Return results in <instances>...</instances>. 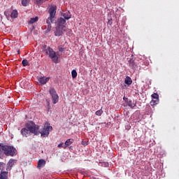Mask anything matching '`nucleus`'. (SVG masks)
Segmentation results:
<instances>
[{"label":"nucleus","mask_w":179,"mask_h":179,"mask_svg":"<svg viewBox=\"0 0 179 179\" xmlns=\"http://www.w3.org/2000/svg\"><path fill=\"white\" fill-rule=\"evenodd\" d=\"M95 114H96V115H98V117H100L101 115V114H103V107H101L100 110H96L95 112Z\"/></svg>","instance_id":"21"},{"label":"nucleus","mask_w":179,"mask_h":179,"mask_svg":"<svg viewBox=\"0 0 179 179\" xmlns=\"http://www.w3.org/2000/svg\"><path fill=\"white\" fill-rule=\"evenodd\" d=\"M124 83L126 84V85H132V79L131 78V77H129V76H127L126 77V79H125V80H124Z\"/></svg>","instance_id":"17"},{"label":"nucleus","mask_w":179,"mask_h":179,"mask_svg":"<svg viewBox=\"0 0 179 179\" xmlns=\"http://www.w3.org/2000/svg\"><path fill=\"white\" fill-rule=\"evenodd\" d=\"M38 99H40V100H44V99H45V96L44 95V94L40 93L38 95Z\"/></svg>","instance_id":"24"},{"label":"nucleus","mask_w":179,"mask_h":179,"mask_svg":"<svg viewBox=\"0 0 179 179\" xmlns=\"http://www.w3.org/2000/svg\"><path fill=\"white\" fill-rule=\"evenodd\" d=\"M38 83L39 85H45V77L41 76L38 78Z\"/></svg>","instance_id":"15"},{"label":"nucleus","mask_w":179,"mask_h":179,"mask_svg":"<svg viewBox=\"0 0 179 179\" xmlns=\"http://www.w3.org/2000/svg\"><path fill=\"white\" fill-rule=\"evenodd\" d=\"M64 48H62V47H59V52H64Z\"/></svg>","instance_id":"29"},{"label":"nucleus","mask_w":179,"mask_h":179,"mask_svg":"<svg viewBox=\"0 0 179 179\" xmlns=\"http://www.w3.org/2000/svg\"><path fill=\"white\" fill-rule=\"evenodd\" d=\"M82 145H83L84 146L87 145V143H86V141H83Z\"/></svg>","instance_id":"31"},{"label":"nucleus","mask_w":179,"mask_h":179,"mask_svg":"<svg viewBox=\"0 0 179 179\" xmlns=\"http://www.w3.org/2000/svg\"><path fill=\"white\" fill-rule=\"evenodd\" d=\"M47 54H49V57L50 59H52V62L55 64H59V59L58 57V55H57V52L52 50L51 48H48V51L46 52Z\"/></svg>","instance_id":"3"},{"label":"nucleus","mask_w":179,"mask_h":179,"mask_svg":"<svg viewBox=\"0 0 179 179\" xmlns=\"http://www.w3.org/2000/svg\"><path fill=\"white\" fill-rule=\"evenodd\" d=\"M48 111H50V101H47Z\"/></svg>","instance_id":"30"},{"label":"nucleus","mask_w":179,"mask_h":179,"mask_svg":"<svg viewBox=\"0 0 179 179\" xmlns=\"http://www.w3.org/2000/svg\"><path fill=\"white\" fill-rule=\"evenodd\" d=\"M157 101H153V100H152V101H151V103H152L153 105H154V104H157V103H156Z\"/></svg>","instance_id":"33"},{"label":"nucleus","mask_w":179,"mask_h":179,"mask_svg":"<svg viewBox=\"0 0 179 179\" xmlns=\"http://www.w3.org/2000/svg\"><path fill=\"white\" fill-rule=\"evenodd\" d=\"M71 76H72L73 79H75L76 78V76H78V72H76V70H73L71 71Z\"/></svg>","instance_id":"22"},{"label":"nucleus","mask_w":179,"mask_h":179,"mask_svg":"<svg viewBox=\"0 0 179 179\" xmlns=\"http://www.w3.org/2000/svg\"><path fill=\"white\" fill-rule=\"evenodd\" d=\"M73 138L67 139L64 143L66 148H68V146H71V145L73 143Z\"/></svg>","instance_id":"12"},{"label":"nucleus","mask_w":179,"mask_h":179,"mask_svg":"<svg viewBox=\"0 0 179 179\" xmlns=\"http://www.w3.org/2000/svg\"><path fill=\"white\" fill-rule=\"evenodd\" d=\"M44 166H45V160L39 159L38 162L37 169H38V170H41V169L44 168Z\"/></svg>","instance_id":"8"},{"label":"nucleus","mask_w":179,"mask_h":179,"mask_svg":"<svg viewBox=\"0 0 179 179\" xmlns=\"http://www.w3.org/2000/svg\"><path fill=\"white\" fill-rule=\"evenodd\" d=\"M127 106H129V107H130V108H134V107H135V106H136V103L133 102L132 101H129L127 102Z\"/></svg>","instance_id":"18"},{"label":"nucleus","mask_w":179,"mask_h":179,"mask_svg":"<svg viewBox=\"0 0 179 179\" xmlns=\"http://www.w3.org/2000/svg\"><path fill=\"white\" fill-rule=\"evenodd\" d=\"M43 51H45V50H44V47H43Z\"/></svg>","instance_id":"35"},{"label":"nucleus","mask_w":179,"mask_h":179,"mask_svg":"<svg viewBox=\"0 0 179 179\" xmlns=\"http://www.w3.org/2000/svg\"><path fill=\"white\" fill-rule=\"evenodd\" d=\"M48 13L50 16L46 20V23L48 24V31L51 30V23L55 22V15L57 13V6H51L48 10Z\"/></svg>","instance_id":"2"},{"label":"nucleus","mask_w":179,"mask_h":179,"mask_svg":"<svg viewBox=\"0 0 179 179\" xmlns=\"http://www.w3.org/2000/svg\"><path fill=\"white\" fill-rule=\"evenodd\" d=\"M36 22H38V17L30 18L28 23H29V24H33V23H36Z\"/></svg>","instance_id":"16"},{"label":"nucleus","mask_w":179,"mask_h":179,"mask_svg":"<svg viewBox=\"0 0 179 179\" xmlns=\"http://www.w3.org/2000/svg\"><path fill=\"white\" fill-rule=\"evenodd\" d=\"M151 97H152V99H156L157 101L159 100V94L154 93L151 95Z\"/></svg>","instance_id":"26"},{"label":"nucleus","mask_w":179,"mask_h":179,"mask_svg":"<svg viewBox=\"0 0 179 179\" xmlns=\"http://www.w3.org/2000/svg\"><path fill=\"white\" fill-rule=\"evenodd\" d=\"M48 80H50V78L49 77L45 78V83H47L48 82Z\"/></svg>","instance_id":"34"},{"label":"nucleus","mask_w":179,"mask_h":179,"mask_svg":"<svg viewBox=\"0 0 179 179\" xmlns=\"http://www.w3.org/2000/svg\"><path fill=\"white\" fill-rule=\"evenodd\" d=\"M0 179H8V172L2 171L0 173Z\"/></svg>","instance_id":"14"},{"label":"nucleus","mask_w":179,"mask_h":179,"mask_svg":"<svg viewBox=\"0 0 179 179\" xmlns=\"http://www.w3.org/2000/svg\"><path fill=\"white\" fill-rule=\"evenodd\" d=\"M52 126H50V123L46 122L45 136H48L50 135V132H52Z\"/></svg>","instance_id":"7"},{"label":"nucleus","mask_w":179,"mask_h":179,"mask_svg":"<svg viewBox=\"0 0 179 179\" xmlns=\"http://www.w3.org/2000/svg\"><path fill=\"white\" fill-rule=\"evenodd\" d=\"M13 164H15V160L10 159L8 162V166L6 167V170H8V169H12V167H13Z\"/></svg>","instance_id":"13"},{"label":"nucleus","mask_w":179,"mask_h":179,"mask_svg":"<svg viewBox=\"0 0 179 179\" xmlns=\"http://www.w3.org/2000/svg\"><path fill=\"white\" fill-rule=\"evenodd\" d=\"M128 62L129 68H131L134 71H136V69H138V63L135 62V59H134V58H130Z\"/></svg>","instance_id":"6"},{"label":"nucleus","mask_w":179,"mask_h":179,"mask_svg":"<svg viewBox=\"0 0 179 179\" xmlns=\"http://www.w3.org/2000/svg\"><path fill=\"white\" fill-rule=\"evenodd\" d=\"M41 136L45 137V133L43 131V133H41Z\"/></svg>","instance_id":"32"},{"label":"nucleus","mask_w":179,"mask_h":179,"mask_svg":"<svg viewBox=\"0 0 179 179\" xmlns=\"http://www.w3.org/2000/svg\"><path fill=\"white\" fill-rule=\"evenodd\" d=\"M66 27H59L58 25L57 27H56V30L55 31V36L59 37L64 34V32L66 31Z\"/></svg>","instance_id":"5"},{"label":"nucleus","mask_w":179,"mask_h":179,"mask_svg":"<svg viewBox=\"0 0 179 179\" xmlns=\"http://www.w3.org/2000/svg\"><path fill=\"white\" fill-rule=\"evenodd\" d=\"M57 147H58L59 148H63V149H66V146L65 145V143H59V144L57 145Z\"/></svg>","instance_id":"25"},{"label":"nucleus","mask_w":179,"mask_h":179,"mask_svg":"<svg viewBox=\"0 0 179 179\" xmlns=\"http://www.w3.org/2000/svg\"><path fill=\"white\" fill-rule=\"evenodd\" d=\"M22 64L23 66H27L29 65V62L27 61V59H23Z\"/></svg>","instance_id":"23"},{"label":"nucleus","mask_w":179,"mask_h":179,"mask_svg":"<svg viewBox=\"0 0 179 179\" xmlns=\"http://www.w3.org/2000/svg\"><path fill=\"white\" fill-rule=\"evenodd\" d=\"M4 15H5V16L7 17V18H8V17H9V15H10V14L9 13V11L6 10V11L4 12Z\"/></svg>","instance_id":"28"},{"label":"nucleus","mask_w":179,"mask_h":179,"mask_svg":"<svg viewBox=\"0 0 179 179\" xmlns=\"http://www.w3.org/2000/svg\"><path fill=\"white\" fill-rule=\"evenodd\" d=\"M26 127L28 129L26 128H22L21 129L22 136L27 138L30 134V132L34 134V135H40V132H38V126L36 125L34 122H29V123H27Z\"/></svg>","instance_id":"1"},{"label":"nucleus","mask_w":179,"mask_h":179,"mask_svg":"<svg viewBox=\"0 0 179 179\" xmlns=\"http://www.w3.org/2000/svg\"><path fill=\"white\" fill-rule=\"evenodd\" d=\"M18 16L17 10H13L10 13L11 19H16Z\"/></svg>","instance_id":"11"},{"label":"nucleus","mask_w":179,"mask_h":179,"mask_svg":"<svg viewBox=\"0 0 179 179\" xmlns=\"http://www.w3.org/2000/svg\"><path fill=\"white\" fill-rule=\"evenodd\" d=\"M21 3L22 6H29V3H30V0H22Z\"/></svg>","instance_id":"19"},{"label":"nucleus","mask_w":179,"mask_h":179,"mask_svg":"<svg viewBox=\"0 0 179 179\" xmlns=\"http://www.w3.org/2000/svg\"><path fill=\"white\" fill-rule=\"evenodd\" d=\"M46 1H48V0H46Z\"/></svg>","instance_id":"36"},{"label":"nucleus","mask_w":179,"mask_h":179,"mask_svg":"<svg viewBox=\"0 0 179 179\" xmlns=\"http://www.w3.org/2000/svg\"><path fill=\"white\" fill-rule=\"evenodd\" d=\"M65 23H66V20L62 17H59L57 20V24L59 27H66L65 25H64Z\"/></svg>","instance_id":"9"},{"label":"nucleus","mask_w":179,"mask_h":179,"mask_svg":"<svg viewBox=\"0 0 179 179\" xmlns=\"http://www.w3.org/2000/svg\"><path fill=\"white\" fill-rule=\"evenodd\" d=\"M48 92L52 97L53 104H57V103L59 101V96H58V94H57V91H55L54 87H50Z\"/></svg>","instance_id":"4"},{"label":"nucleus","mask_w":179,"mask_h":179,"mask_svg":"<svg viewBox=\"0 0 179 179\" xmlns=\"http://www.w3.org/2000/svg\"><path fill=\"white\" fill-rule=\"evenodd\" d=\"M36 5H42L44 3V0H35Z\"/></svg>","instance_id":"27"},{"label":"nucleus","mask_w":179,"mask_h":179,"mask_svg":"<svg viewBox=\"0 0 179 179\" xmlns=\"http://www.w3.org/2000/svg\"><path fill=\"white\" fill-rule=\"evenodd\" d=\"M6 168V164L3 162H0V170L2 171H5V169Z\"/></svg>","instance_id":"20"},{"label":"nucleus","mask_w":179,"mask_h":179,"mask_svg":"<svg viewBox=\"0 0 179 179\" xmlns=\"http://www.w3.org/2000/svg\"><path fill=\"white\" fill-rule=\"evenodd\" d=\"M62 16H63L66 20H69L71 15L69 11H66L65 13L62 14Z\"/></svg>","instance_id":"10"}]
</instances>
